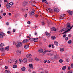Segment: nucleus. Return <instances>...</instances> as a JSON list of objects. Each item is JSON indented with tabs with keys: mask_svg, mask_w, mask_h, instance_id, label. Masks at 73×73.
Returning <instances> with one entry per match:
<instances>
[{
	"mask_svg": "<svg viewBox=\"0 0 73 73\" xmlns=\"http://www.w3.org/2000/svg\"><path fill=\"white\" fill-rule=\"evenodd\" d=\"M22 46V43L20 42H18L17 44L16 45V47L17 48H20Z\"/></svg>",
	"mask_w": 73,
	"mask_h": 73,
	"instance_id": "obj_1",
	"label": "nucleus"
},
{
	"mask_svg": "<svg viewBox=\"0 0 73 73\" xmlns=\"http://www.w3.org/2000/svg\"><path fill=\"white\" fill-rule=\"evenodd\" d=\"M15 61V60L13 59H11L9 60L8 61L9 63L11 64H12Z\"/></svg>",
	"mask_w": 73,
	"mask_h": 73,
	"instance_id": "obj_2",
	"label": "nucleus"
},
{
	"mask_svg": "<svg viewBox=\"0 0 73 73\" xmlns=\"http://www.w3.org/2000/svg\"><path fill=\"white\" fill-rule=\"evenodd\" d=\"M70 27V24L69 23H68L67 24V27H66V30H68L69 29Z\"/></svg>",
	"mask_w": 73,
	"mask_h": 73,
	"instance_id": "obj_3",
	"label": "nucleus"
},
{
	"mask_svg": "<svg viewBox=\"0 0 73 73\" xmlns=\"http://www.w3.org/2000/svg\"><path fill=\"white\" fill-rule=\"evenodd\" d=\"M47 11H48V12H50L51 13H52L53 12V10L51 9L48 8L46 9Z\"/></svg>",
	"mask_w": 73,
	"mask_h": 73,
	"instance_id": "obj_4",
	"label": "nucleus"
},
{
	"mask_svg": "<svg viewBox=\"0 0 73 73\" xmlns=\"http://www.w3.org/2000/svg\"><path fill=\"white\" fill-rule=\"evenodd\" d=\"M46 36L47 37H50V36H51L50 33H49L48 32H46Z\"/></svg>",
	"mask_w": 73,
	"mask_h": 73,
	"instance_id": "obj_5",
	"label": "nucleus"
},
{
	"mask_svg": "<svg viewBox=\"0 0 73 73\" xmlns=\"http://www.w3.org/2000/svg\"><path fill=\"white\" fill-rule=\"evenodd\" d=\"M64 17L65 15H64V14H62L60 15V20H62L64 18Z\"/></svg>",
	"mask_w": 73,
	"mask_h": 73,
	"instance_id": "obj_6",
	"label": "nucleus"
},
{
	"mask_svg": "<svg viewBox=\"0 0 73 73\" xmlns=\"http://www.w3.org/2000/svg\"><path fill=\"white\" fill-rule=\"evenodd\" d=\"M0 34V38H3V36H4V34L3 32H1Z\"/></svg>",
	"mask_w": 73,
	"mask_h": 73,
	"instance_id": "obj_7",
	"label": "nucleus"
},
{
	"mask_svg": "<svg viewBox=\"0 0 73 73\" xmlns=\"http://www.w3.org/2000/svg\"><path fill=\"white\" fill-rule=\"evenodd\" d=\"M28 39H25L22 42L23 43H24V44H25L26 43H27V42H28Z\"/></svg>",
	"mask_w": 73,
	"mask_h": 73,
	"instance_id": "obj_8",
	"label": "nucleus"
},
{
	"mask_svg": "<svg viewBox=\"0 0 73 73\" xmlns=\"http://www.w3.org/2000/svg\"><path fill=\"white\" fill-rule=\"evenodd\" d=\"M16 53L17 55H20L21 53V51H17L16 52Z\"/></svg>",
	"mask_w": 73,
	"mask_h": 73,
	"instance_id": "obj_9",
	"label": "nucleus"
},
{
	"mask_svg": "<svg viewBox=\"0 0 73 73\" xmlns=\"http://www.w3.org/2000/svg\"><path fill=\"white\" fill-rule=\"evenodd\" d=\"M31 57H32V55L30 54H28L26 55V57L28 58H31Z\"/></svg>",
	"mask_w": 73,
	"mask_h": 73,
	"instance_id": "obj_10",
	"label": "nucleus"
},
{
	"mask_svg": "<svg viewBox=\"0 0 73 73\" xmlns=\"http://www.w3.org/2000/svg\"><path fill=\"white\" fill-rule=\"evenodd\" d=\"M6 7L7 8V9H9L11 8V6L8 3H7L6 5Z\"/></svg>",
	"mask_w": 73,
	"mask_h": 73,
	"instance_id": "obj_11",
	"label": "nucleus"
},
{
	"mask_svg": "<svg viewBox=\"0 0 73 73\" xmlns=\"http://www.w3.org/2000/svg\"><path fill=\"white\" fill-rule=\"evenodd\" d=\"M67 12H68V13L69 14V15H72V11H70V10H68L67 11Z\"/></svg>",
	"mask_w": 73,
	"mask_h": 73,
	"instance_id": "obj_12",
	"label": "nucleus"
},
{
	"mask_svg": "<svg viewBox=\"0 0 73 73\" xmlns=\"http://www.w3.org/2000/svg\"><path fill=\"white\" fill-rule=\"evenodd\" d=\"M30 15L31 16H33V15H35V11L33 10L32 11V12L30 13Z\"/></svg>",
	"mask_w": 73,
	"mask_h": 73,
	"instance_id": "obj_13",
	"label": "nucleus"
},
{
	"mask_svg": "<svg viewBox=\"0 0 73 73\" xmlns=\"http://www.w3.org/2000/svg\"><path fill=\"white\" fill-rule=\"evenodd\" d=\"M54 43L55 45H56V46L58 45V43L56 41H54Z\"/></svg>",
	"mask_w": 73,
	"mask_h": 73,
	"instance_id": "obj_14",
	"label": "nucleus"
},
{
	"mask_svg": "<svg viewBox=\"0 0 73 73\" xmlns=\"http://www.w3.org/2000/svg\"><path fill=\"white\" fill-rule=\"evenodd\" d=\"M54 12H58L60 11L59 9H54Z\"/></svg>",
	"mask_w": 73,
	"mask_h": 73,
	"instance_id": "obj_15",
	"label": "nucleus"
},
{
	"mask_svg": "<svg viewBox=\"0 0 73 73\" xmlns=\"http://www.w3.org/2000/svg\"><path fill=\"white\" fill-rule=\"evenodd\" d=\"M44 50L42 49H39V53H42Z\"/></svg>",
	"mask_w": 73,
	"mask_h": 73,
	"instance_id": "obj_16",
	"label": "nucleus"
},
{
	"mask_svg": "<svg viewBox=\"0 0 73 73\" xmlns=\"http://www.w3.org/2000/svg\"><path fill=\"white\" fill-rule=\"evenodd\" d=\"M38 41V40L37 38H35L34 39V42H37Z\"/></svg>",
	"mask_w": 73,
	"mask_h": 73,
	"instance_id": "obj_17",
	"label": "nucleus"
},
{
	"mask_svg": "<svg viewBox=\"0 0 73 73\" xmlns=\"http://www.w3.org/2000/svg\"><path fill=\"white\" fill-rule=\"evenodd\" d=\"M40 73H48L46 71H42L40 72Z\"/></svg>",
	"mask_w": 73,
	"mask_h": 73,
	"instance_id": "obj_18",
	"label": "nucleus"
},
{
	"mask_svg": "<svg viewBox=\"0 0 73 73\" xmlns=\"http://www.w3.org/2000/svg\"><path fill=\"white\" fill-rule=\"evenodd\" d=\"M29 66L30 68H32V69H33V65L32 64H29Z\"/></svg>",
	"mask_w": 73,
	"mask_h": 73,
	"instance_id": "obj_19",
	"label": "nucleus"
},
{
	"mask_svg": "<svg viewBox=\"0 0 73 73\" xmlns=\"http://www.w3.org/2000/svg\"><path fill=\"white\" fill-rule=\"evenodd\" d=\"M23 62L25 64H26L27 62V59L26 58H25L23 59Z\"/></svg>",
	"mask_w": 73,
	"mask_h": 73,
	"instance_id": "obj_20",
	"label": "nucleus"
},
{
	"mask_svg": "<svg viewBox=\"0 0 73 73\" xmlns=\"http://www.w3.org/2000/svg\"><path fill=\"white\" fill-rule=\"evenodd\" d=\"M51 30L52 31H56V29L55 27H52L51 28Z\"/></svg>",
	"mask_w": 73,
	"mask_h": 73,
	"instance_id": "obj_21",
	"label": "nucleus"
},
{
	"mask_svg": "<svg viewBox=\"0 0 73 73\" xmlns=\"http://www.w3.org/2000/svg\"><path fill=\"white\" fill-rule=\"evenodd\" d=\"M5 73H11V72H10V71L9 70H5Z\"/></svg>",
	"mask_w": 73,
	"mask_h": 73,
	"instance_id": "obj_22",
	"label": "nucleus"
},
{
	"mask_svg": "<svg viewBox=\"0 0 73 73\" xmlns=\"http://www.w3.org/2000/svg\"><path fill=\"white\" fill-rule=\"evenodd\" d=\"M29 47V46L28 45H25L24 46V48L25 49H28Z\"/></svg>",
	"mask_w": 73,
	"mask_h": 73,
	"instance_id": "obj_23",
	"label": "nucleus"
},
{
	"mask_svg": "<svg viewBox=\"0 0 73 73\" xmlns=\"http://www.w3.org/2000/svg\"><path fill=\"white\" fill-rule=\"evenodd\" d=\"M23 62V60L22 59H19V64H21V63H22Z\"/></svg>",
	"mask_w": 73,
	"mask_h": 73,
	"instance_id": "obj_24",
	"label": "nucleus"
},
{
	"mask_svg": "<svg viewBox=\"0 0 73 73\" xmlns=\"http://www.w3.org/2000/svg\"><path fill=\"white\" fill-rule=\"evenodd\" d=\"M51 38L52 40H55L56 39V37L54 36H52L51 37Z\"/></svg>",
	"mask_w": 73,
	"mask_h": 73,
	"instance_id": "obj_25",
	"label": "nucleus"
},
{
	"mask_svg": "<svg viewBox=\"0 0 73 73\" xmlns=\"http://www.w3.org/2000/svg\"><path fill=\"white\" fill-rule=\"evenodd\" d=\"M25 67H23L21 68L22 70V71H25Z\"/></svg>",
	"mask_w": 73,
	"mask_h": 73,
	"instance_id": "obj_26",
	"label": "nucleus"
},
{
	"mask_svg": "<svg viewBox=\"0 0 73 73\" xmlns=\"http://www.w3.org/2000/svg\"><path fill=\"white\" fill-rule=\"evenodd\" d=\"M34 39L32 38H30L29 40L31 41H33L34 40Z\"/></svg>",
	"mask_w": 73,
	"mask_h": 73,
	"instance_id": "obj_27",
	"label": "nucleus"
},
{
	"mask_svg": "<svg viewBox=\"0 0 73 73\" xmlns=\"http://www.w3.org/2000/svg\"><path fill=\"white\" fill-rule=\"evenodd\" d=\"M35 60L37 61H39V59L37 58H35Z\"/></svg>",
	"mask_w": 73,
	"mask_h": 73,
	"instance_id": "obj_28",
	"label": "nucleus"
},
{
	"mask_svg": "<svg viewBox=\"0 0 73 73\" xmlns=\"http://www.w3.org/2000/svg\"><path fill=\"white\" fill-rule=\"evenodd\" d=\"M6 50H7V51L8 50H9V46H7L5 48Z\"/></svg>",
	"mask_w": 73,
	"mask_h": 73,
	"instance_id": "obj_29",
	"label": "nucleus"
},
{
	"mask_svg": "<svg viewBox=\"0 0 73 73\" xmlns=\"http://www.w3.org/2000/svg\"><path fill=\"white\" fill-rule=\"evenodd\" d=\"M60 51L61 52H63L64 50V48H61L60 50Z\"/></svg>",
	"mask_w": 73,
	"mask_h": 73,
	"instance_id": "obj_30",
	"label": "nucleus"
},
{
	"mask_svg": "<svg viewBox=\"0 0 73 73\" xmlns=\"http://www.w3.org/2000/svg\"><path fill=\"white\" fill-rule=\"evenodd\" d=\"M13 67L14 68H16L17 67V66L16 65H13Z\"/></svg>",
	"mask_w": 73,
	"mask_h": 73,
	"instance_id": "obj_31",
	"label": "nucleus"
},
{
	"mask_svg": "<svg viewBox=\"0 0 73 73\" xmlns=\"http://www.w3.org/2000/svg\"><path fill=\"white\" fill-rule=\"evenodd\" d=\"M4 46V45L3 44V43H1L0 44V46L2 48V47H3Z\"/></svg>",
	"mask_w": 73,
	"mask_h": 73,
	"instance_id": "obj_32",
	"label": "nucleus"
},
{
	"mask_svg": "<svg viewBox=\"0 0 73 73\" xmlns=\"http://www.w3.org/2000/svg\"><path fill=\"white\" fill-rule=\"evenodd\" d=\"M4 48H1L0 49V50L1 51H2V52H3V50H4Z\"/></svg>",
	"mask_w": 73,
	"mask_h": 73,
	"instance_id": "obj_33",
	"label": "nucleus"
},
{
	"mask_svg": "<svg viewBox=\"0 0 73 73\" xmlns=\"http://www.w3.org/2000/svg\"><path fill=\"white\" fill-rule=\"evenodd\" d=\"M13 2H11L9 3V5H12L13 4Z\"/></svg>",
	"mask_w": 73,
	"mask_h": 73,
	"instance_id": "obj_34",
	"label": "nucleus"
},
{
	"mask_svg": "<svg viewBox=\"0 0 73 73\" xmlns=\"http://www.w3.org/2000/svg\"><path fill=\"white\" fill-rule=\"evenodd\" d=\"M63 62V60H62L60 59L59 60V62H60V63H62Z\"/></svg>",
	"mask_w": 73,
	"mask_h": 73,
	"instance_id": "obj_35",
	"label": "nucleus"
},
{
	"mask_svg": "<svg viewBox=\"0 0 73 73\" xmlns=\"http://www.w3.org/2000/svg\"><path fill=\"white\" fill-rule=\"evenodd\" d=\"M27 4V3H26V2H24L23 3V6H25Z\"/></svg>",
	"mask_w": 73,
	"mask_h": 73,
	"instance_id": "obj_36",
	"label": "nucleus"
},
{
	"mask_svg": "<svg viewBox=\"0 0 73 73\" xmlns=\"http://www.w3.org/2000/svg\"><path fill=\"white\" fill-rule=\"evenodd\" d=\"M72 43V41L70 40L68 41V43L69 44H70Z\"/></svg>",
	"mask_w": 73,
	"mask_h": 73,
	"instance_id": "obj_37",
	"label": "nucleus"
},
{
	"mask_svg": "<svg viewBox=\"0 0 73 73\" xmlns=\"http://www.w3.org/2000/svg\"><path fill=\"white\" fill-rule=\"evenodd\" d=\"M66 69V66H64L62 68V70H64Z\"/></svg>",
	"mask_w": 73,
	"mask_h": 73,
	"instance_id": "obj_38",
	"label": "nucleus"
},
{
	"mask_svg": "<svg viewBox=\"0 0 73 73\" xmlns=\"http://www.w3.org/2000/svg\"><path fill=\"white\" fill-rule=\"evenodd\" d=\"M68 40H69V38H68V37H66L65 38V40H66V41H68Z\"/></svg>",
	"mask_w": 73,
	"mask_h": 73,
	"instance_id": "obj_39",
	"label": "nucleus"
},
{
	"mask_svg": "<svg viewBox=\"0 0 73 73\" xmlns=\"http://www.w3.org/2000/svg\"><path fill=\"white\" fill-rule=\"evenodd\" d=\"M51 45L52 48H54V44H52Z\"/></svg>",
	"mask_w": 73,
	"mask_h": 73,
	"instance_id": "obj_40",
	"label": "nucleus"
},
{
	"mask_svg": "<svg viewBox=\"0 0 73 73\" xmlns=\"http://www.w3.org/2000/svg\"><path fill=\"white\" fill-rule=\"evenodd\" d=\"M42 25H45V23L44 22H42L41 23Z\"/></svg>",
	"mask_w": 73,
	"mask_h": 73,
	"instance_id": "obj_41",
	"label": "nucleus"
},
{
	"mask_svg": "<svg viewBox=\"0 0 73 73\" xmlns=\"http://www.w3.org/2000/svg\"><path fill=\"white\" fill-rule=\"evenodd\" d=\"M66 34H64L63 36V37L64 38V37H66Z\"/></svg>",
	"mask_w": 73,
	"mask_h": 73,
	"instance_id": "obj_42",
	"label": "nucleus"
},
{
	"mask_svg": "<svg viewBox=\"0 0 73 73\" xmlns=\"http://www.w3.org/2000/svg\"><path fill=\"white\" fill-rule=\"evenodd\" d=\"M70 30H69V29H68V30L66 31L65 32V33H66L67 32H69V31H70Z\"/></svg>",
	"mask_w": 73,
	"mask_h": 73,
	"instance_id": "obj_43",
	"label": "nucleus"
},
{
	"mask_svg": "<svg viewBox=\"0 0 73 73\" xmlns=\"http://www.w3.org/2000/svg\"><path fill=\"white\" fill-rule=\"evenodd\" d=\"M68 36L69 37H70L71 36H72V35H71V34H69L68 35Z\"/></svg>",
	"mask_w": 73,
	"mask_h": 73,
	"instance_id": "obj_44",
	"label": "nucleus"
},
{
	"mask_svg": "<svg viewBox=\"0 0 73 73\" xmlns=\"http://www.w3.org/2000/svg\"><path fill=\"white\" fill-rule=\"evenodd\" d=\"M63 29V31H66V28H64Z\"/></svg>",
	"mask_w": 73,
	"mask_h": 73,
	"instance_id": "obj_45",
	"label": "nucleus"
},
{
	"mask_svg": "<svg viewBox=\"0 0 73 73\" xmlns=\"http://www.w3.org/2000/svg\"><path fill=\"white\" fill-rule=\"evenodd\" d=\"M5 69H8V66H6L5 67Z\"/></svg>",
	"mask_w": 73,
	"mask_h": 73,
	"instance_id": "obj_46",
	"label": "nucleus"
},
{
	"mask_svg": "<svg viewBox=\"0 0 73 73\" xmlns=\"http://www.w3.org/2000/svg\"><path fill=\"white\" fill-rule=\"evenodd\" d=\"M24 17H27V14H26L24 15Z\"/></svg>",
	"mask_w": 73,
	"mask_h": 73,
	"instance_id": "obj_47",
	"label": "nucleus"
},
{
	"mask_svg": "<svg viewBox=\"0 0 73 73\" xmlns=\"http://www.w3.org/2000/svg\"><path fill=\"white\" fill-rule=\"evenodd\" d=\"M46 62H47V60H44V63H46Z\"/></svg>",
	"mask_w": 73,
	"mask_h": 73,
	"instance_id": "obj_48",
	"label": "nucleus"
},
{
	"mask_svg": "<svg viewBox=\"0 0 73 73\" xmlns=\"http://www.w3.org/2000/svg\"><path fill=\"white\" fill-rule=\"evenodd\" d=\"M66 61L67 62H69V59L68 58L66 59Z\"/></svg>",
	"mask_w": 73,
	"mask_h": 73,
	"instance_id": "obj_49",
	"label": "nucleus"
},
{
	"mask_svg": "<svg viewBox=\"0 0 73 73\" xmlns=\"http://www.w3.org/2000/svg\"><path fill=\"white\" fill-rule=\"evenodd\" d=\"M30 23H31V22L30 21H29L27 22V24H30Z\"/></svg>",
	"mask_w": 73,
	"mask_h": 73,
	"instance_id": "obj_50",
	"label": "nucleus"
},
{
	"mask_svg": "<svg viewBox=\"0 0 73 73\" xmlns=\"http://www.w3.org/2000/svg\"><path fill=\"white\" fill-rule=\"evenodd\" d=\"M48 55H49V56H51L52 55V54H51L50 53H49L48 54Z\"/></svg>",
	"mask_w": 73,
	"mask_h": 73,
	"instance_id": "obj_51",
	"label": "nucleus"
},
{
	"mask_svg": "<svg viewBox=\"0 0 73 73\" xmlns=\"http://www.w3.org/2000/svg\"><path fill=\"white\" fill-rule=\"evenodd\" d=\"M34 16L35 17H37V16H38V15H37V14H36L34 15Z\"/></svg>",
	"mask_w": 73,
	"mask_h": 73,
	"instance_id": "obj_52",
	"label": "nucleus"
},
{
	"mask_svg": "<svg viewBox=\"0 0 73 73\" xmlns=\"http://www.w3.org/2000/svg\"><path fill=\"white\" fill-rule=\"evenodd\" d=\"M6 24L7 25H9V23L8 22H7Z\"/></svg>",
	"mask_w": 73,
	"mask_h": 73,
	"instance_id": "obj_53",
	"label": "nucleus"
},
{
	"mask_svg": "<svg viewBox=\"0 0 73 73\" xmlns=\"http://www.w3.org/2000/svg\"><path fill=\"white\" fill-rule=\"evenodd\" d=\"M71 68H72V69H73V64H72L71 65Z\"/></svg>",
	"mask_w": 73,
	"mask_h": 73,
	"instance_id": "obj_54",
	"label": "nucleus"
},
{
	"mask_svg": "<svg viewBox=\"0 0 73 73\" xmlns=\"http://www.w3.org/2000/svg\"><path fill=\"white\" fill-rule=\"evenodd\" d=\"M44 51L45 52L44 53H46V52H48V50H46L45 51L44 50Z\"/></svg>",
	"mask_w": 73,
	"mask_h": 73,
	"instance_id": "obj_55",
	"label": "nucleus"
},
{
	"mask_svg": "<svg viewBox=\"0 0 73 73\" xmlns=\"http://www.w3.org/2000/svg\"><path fill=\"white\" fill-rule=\"evenodd\" d=\"M16 31V30L15 29H13V32H15Z\"/></svg>",
	"mask_w": 73,
	"mask_h": 73,
	"instance_id": "obj_56",
	"label": "nucleus"
},
{
	"mask_svg": "<svg viewBox=\"0 0 73 73\" xmlns=\"http://www.w3.org/2000/svg\"><path fill=\"white\" fill-rule=\"evenodd\" d=\"M45 1H46V0H43L42 1V2H43V3H45Z\"/></svg>",
	"mask_w": 73,
	"mask_h": 73,
	"instance_id": "obj_57",
	"label": "nucleus"
},
{
	"mask_svg": "<svg viewBox=\"0 0 73 73\" xmlns=\"http://www.w3.org/2000/svg\"><path fill=\"white\" fill-rule=\"evenodd\" d=\"M11 15H12V14L11 13H9V16H11Z\"/></svg>",
	"mask_w": 73,
	"mask_h": 73,
	"instance_id": "obj_58",
	"label": "nucleus"
},
{
	"mask_svg": "<svg viewBox=\"0 0 73 73\" xmlns=\"http://www.w3.org/2000/svg\"><path fill=\"white\" fill-rule=\"evenodd\" d=\"M11 33V32H10V31H8L7 32V33L8 34H9Z\"/></svg>",
	"mask_w": 73,
	"mask_h": 73,
	"instance_id": "obj_59",
	"label": "nucleus"
},
{
	"mask_svg": "<svg viewBox=\"0 0 73 73\" xmlns=\"http://www.w3.org/2000/svg\"><path fill=\"white\" fill-rule=\"evenodd\" d=\"M64 31H63V29L62 30H60V31L59 32H63Z\"/></svg>",
	"mask_w": 73,
	"mask_h": 73,
	"instance_id": "obj_60",
	"label": "nucleus"
},
{
	"mask_svg": "<svg viewBox=\"0 0 73 73\" xmlns=\"http://www.w3.org/2000/svg\"><path fill=\"white\" fill-rule=\"evenodd\" d=\"M17 60H16L15 62V64H17Z\"/></svg>",
	"mask_w": 73,
	"mask_h": 73,
	"instance_id": "obj_61",
	"label": "nucleus"
},
{
	"mask_svg": "<svg viewBox=\"0 0 73 73\" xmlns=\"http://www.w3.org/2000/svg\"><path fill=\"white\" fill-rule=\"evenodd\" d=\"M72 27H71L70 28V29H69V30H70H70H71V29H72Z\"/></svg>",
	"mask_w": 73,
	"mask_h": 73,
	"instance_id": "obj_62",
	"label": "nucleus"
},
{
	"mask_svg": "<svg viewBox=\"0 0 73 73\" xmlns=\"http://www.w3.org/2000/svg\"><path fill=\"white\" fill-rule=\"evenodd\" d=\"M37 33L36 32H35V35H37Z\"/></svg>",
	"mask_w": 73,
	"mask_h": 73,
	"instance_id": "obj_63",
	"label": "nucleus"
},
{
	"mask_svg": "<svg viewBox=\"0 0 73 73\" xmlns=\"http://www.w3.org/2000/svg\"><path fill=\"white\" fill-rule=\"evenodd\" d=\"M70 73H73V72L71 71H70Z\"/></svg>",
	"mask_w": 73,
	"mask_h": 73,
	"instance_id": "obj_64",
	"label": "nucleus"
}]
</instances>
